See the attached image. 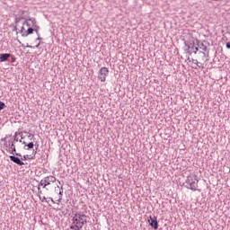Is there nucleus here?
Returning a JSON list of instances; mask_svg holds the SVG:
<instances>
[{
	"label": "nucleus",
	"instance_id": "obj_10",
	"mask_svg": "<svg viewBox=\"0 0 230 230\" xmlns=\"http://www.w3.org/2000/svg\"><path fill=\"white\" fill-rule=\"evenodd\" d=\"M198 58L201 64H206L208 62V59H206V53L202 51H199L197 53Z\"/></svg>",
	"mask_w": 230,
	"mask_h": 230
},
{
	"label": "nucleus",
	"instance_id": "obj_3",
	"mask_svg": "<svg viewBox=\"0 0 230 230\" xmlns=\"http://www.w3.org/2000/svg\"><path fill=\"white\" fill-rule=\"evenodd\" d=\"M107 76H109V68L102 66L98 72L97 78L100 82H105V80H107Z\"/></svg>",
	"mask_w": 230,
	"mask_h": 230
},
{
	"label": "nucleus",
	"instance_id": "obj_19",
	"mask_svg": "<svg viewBox=\"0 0 230 230\" xmlns=\"http://www.w3.org/2000/svg\"><path fill=\"white\" fill-rule=\"evenodd\" d=\"M60 191H59V193H58V195H59V199H58V202H60V200H62V193H64V187L63 186H61L60 187Z\"/></svg>",
	"mask_w": 230,
	"mask_h": 230
},
{
	"label": "nucleus",
	"instance_id": "obj_8",
	"mask_svg": "<svg viewBox=\"0 0 230 230\" xmlns=\"http://www.w3.org/2000/svg\"><path fill=\"white\" fill-rule=\"evenodd\" d=\"M187 49H185V53L188 55H191V49H193V46H195V41H185L184 42Z\"/></svg>",
	"mask_w": 230,
	"mask_h": 230
},
{
	"label": "nucleus",
	"instance_id": "obj_21",
	"mask_svg": "<svg viewBox=\"0 0 230 230\" xmlns=\"http://www.w3.org/2000/svg\"><path fill=\"white\" fill-rule=\"evenodd\" d=\"M3 109H6V104L0 101V111H3Z\"/></svg>",
	"mask_w": 230,
	"mask_h": 230
},
{
	"label": "nucleus",
	"instance_id": "obj_14",
	"mask_svg": "<svg viewBox=\"0 0 230 230\" xmlns=\"http://www.w3.org/2000/svg\"><path fill=\"white\" fill-rule=\"evenodd\" d=\"M33 146H35V144H33V142H30L29 144L25 145L23 148L25 150H31Z\"/></svg>",
	"mask_w": 230,
	"mask_h": 230
},
{
	"label": "nucleus",
	"instance_id": "obj_17",
	"mask_svg": "<svg viewBox=\"0 0 230 230\" xmlns=\"http://www.w3.org/2000/svg\"><path fill=\"white\" fill-rule=\"evenodd\" d=\"M22 157V161H28V159H33V156L29 155H24L23 156H20Z\"/></svg>",
	"mask_w": 230,
	"mask_h": 230
},
{
	"label": "nucleus",
	"instance_id": "obj_43",
	"mask_svg": "<svg viewBox=\"0 0 230 230\" xmlns=\"http://www.w3.org/2000/svg\"><path fill=\"white\" fill-rule=\"evenodd\" d=\"M22 48H26V46H24V45H22Z\"/></svg>",
	"mask_w": 230,
	"mask_h": 230
},
{
	"label": "nucleus",
	"instance_id": "obj_1",
	"mask_svg": "<svg viewBox=\"0 0 230 230\" xmlns=\"http://www.w3.org/2000/svg\"><path fill=\"white\" fill-rule=\"evenodd\" d=\"M185 188L191 190V191H200L199 190V176L195 173H190L185 180Z\"/></svg>",
	"mask_w": 230,
	"mask_h": 230
},
{
	"label": "nucleus",
	"instance_id": "obj_37",
	"mask_svg": "<svg viewBox=\"0 0 230 230\" xmlns=\"http://www.w3.org/2000/svg\"><path fill=\"white\" fill-rule=\"evenodd\" d=\"M33 137V135H31V134H29V136H28V137Z\"/></svg>",
	"mask_w": 230,
	"mask_h": 230
},
{
	"label": "nucleus",
	"instance_id": "obj_38",
	"mask_svg": "<svg viewBox=\"0 0 230 230\" xmlns=\"http://www.w3.org/2000/svg\"><path fill=\"white\" fill-rule=\"evenodd\" d=\"M187 60H188L189 62H191V59H190V58H188Z\"/></svg>",
	"mask_w": 230,
	"mask_h": 230
},
{
	"label": "nucleus",
	"instance_id": "obj_23",
	"mask_svg": "<svg viewBox=\"0 0 230 230\" xmlns=\"http://www.w3.org/2000/svg\"><path fill=\"white\" fill-rule=\"evenodd\" d=\"M33 30H34L35 33H39V30H40V27L34 24Z\"/></svg>",
	"mask_w": 230,
	"mask_h": 230
},
{
	"label": "nucleus",
	"instance_id": "obj_26",
	"mask_svg": "<svg viewBox=\"0 0 230 230\" xmlns=\"http://www.w3.org/2000/svg\"><path fill=\"white\" fill-rule=\"evenodd\" d=\"M2 141L4 142V146H6V148H8V142L6 141V137H4V139H2Z\"/></svg>",
	"mask_w": 230,
	"mask_h": 230
},
{
	"label": "nucleus",
	"instance_id": "obj_45",
	"mask_svg": "<svg viewBox=\"0 0 230 230\" xmlns=\"http://www.w3.org/2000/svg\"><path fill=\"white\" fill-rule=\"evenodd\" d=\"M57 188H60V186L58 185Z\"/></svg>",
	"mask_w": 230,
	"mask_h": 230
},
{
	"label": "nucleus",
	"instance_id": "obj_15",
	"mask_svg": "<svg viewBox=\"0 0 230 230\" xmlns=\"http://www.w3.org/2000/svg\"><path fill=\"white\" fill-rule=\"evenodd\" d=\"M191 62H192V64H195L196 66H197V67H200V66H204V63H202V62H199V60L198 59H191Z\"/></svg>",
	"mask_w": 230,
	"mask_h": 230
},
{
	"label": "nucleus",
	"instance_id": "obj_24",
	"mask_svg": "<svg viewBox=\"0 0 230 230\" xmlns=\"http://www.w3.org/2000/svg\"><path fill=\"white\" fill-rule=\"evenodd\" d=\"M17 141H19V137H17V133H15L14 139H13V143L15 145V143H17Z\"/></svg>",
	"mask_w": 230,
	"mask_h": 230
},
{
	"label": "nucleus",
	"instance_id": "obj_6",
	"mask_svg": "<svg viewBox=\"0 0 230 230\" xmlns=\"http://www.w3.org/2000/svg\"><path fill=\"white\" fill-rule=\"evenodd\" d=\"M7 152H10V154H13V155H16L17 157H22V155L21 153H17V149L15 148V144L13 142L10 146H7Z\"/></svg>",
	"mask_w": 230,
	"mask_h": 230
},
{
	"label": "nucleus",
	"instance_id": "obj_44",
	"mask_svg": "<svg viewBox=\"0 0 230 230\" xmlns=\"http://www.w3.org/2000/svg\"><path fill=\"white\" fill-rule=\"evenodd\" d=\"M22 139H24V137L22 136H21Z\"/></svg>",
	"mask_w": 230,
	"mask_h": 230
},
{
	"label": "nucleus",
	"instance_id": "obj_5",
	"mask_svg": "<svg viewBox=\"0 0 230 230\" xmlns=\"http://www.w3.org/2000/svg\"><path fill=\"white\" fill-rule=\"evenodd\" d=\"M148 223H149V226L153 227V229L155 230L159 229V223L157 222V217L155 216L154 217L150 216L148 219Z\"/></svg>",
	"mask_w": 230,
	"mask_h": 230
},
{
	"label": "nucleus",
	"instance_id": "obj_4",
	"mask_svg": "<svg viewBox=\"0 0 230 230\" xmlns=\"http://www.w3.org/2000/svg\"><path fill=\"white\" fill-rule=\"evenodd\" d=\"M42 181L44 182V190L48 191V188L46 187L49 186L51 182H57V178L53 175H49V176H46L44 179H42Z\"/></svg>",
	"mask_w": 230,
	"mask_h": 230
},
{
	"label": "nucleus",
	"instance_id": "obj_30",
	"mask_svg": "<svg viewBox=\"0 0 230 230\" xmlns=\"http://www.w3.org/2000/svg\"><path fill=\"white\" fill-rule=\"evenodd\" d=\"M12 58H11V62H15V60H16V58H15V57H13V56H11Z\"/></svg>",
	"mask_w": 230,
	"mask_h": 230
},
{
	"label": "nucleus",
	"instance_id": "obj_7",
	"mask_svg": "<svg viewBox=\"0 0 230 230\" xmlns=\"http://www.w3.org/2000/svg\"><path fill=\"white\" fill-rule=\"evenodd\" d=\"M9 159L15 164H18V166H24V162H22L21 158L17 157V155L15 156V155H10Z\"/></svg>",
	"mask_w": 230,
	"mask_h": 230
},
{
	"label": "nucleus",
	"instance_id": "obj_2",
	"mask_svg": "<svg viewBox=\"0 0 230 230\" xmlns=\"http://www.w3.org/2000/svg\"><path fill=\"white\" fill-rule=\"evenodd\" d=\"M72 222L74 226L82 229L87 224V216L82 212H76L72 218Z\"/></svg>",
	"mask_w": 230,
	"mask_h": 230
},
{
	"label": "nucleus",
	"instance_id": "obj_12",
	"mask_svg": "<svg viewBox=\"0 0 230 230\" xmlns=\"http://www.w3.org/2000/svg\"><path fill=\"white\" fill-rule=\"evenodd\" d=\"M197 46L199 48V49H202V51H208V46L204 45V43L200 42V40H197Z\"/></svg>",
	"mask_w": 230,
	"mask_h": 230
},
{
	"label": "nucleus",
	"instance_id": "obj_16",
	"mask_svg": "<svg viewBox=\"0 0 230 230\" xmlns=\"http://www.w3.org/2000/svg\"><path fill=\"white\" fill-rule=\"evenodd\" d=\"M191 51V55H197V53H199V47H195V45H192V49H190Z\"/></svg>",
	"mask_w": 230,
	"mask_h": 230
},
{
	"label": "nucleus",
	"instance_id": "obj_9",
	"mask_svg": "<svg viewBox=\"0 0 230 230\" xmlns=\"http://www.w3.org/2000/svg\"><path fill=\"white\" fill-rule=\"evenodd\" d=\"M36 22H37V21H35L34 18H29V19L25 20L22 24H23V26H27V28H31V26L33 28V26H35Z\"/></svg>",
	"mask_w": 230,
	"mask_h": 230
},
{
	"label": "nucleus",
	"instance_id": "obj_13",
	"mask_svg": "<svg viewBox=\"0 0 230 230\" xmlns=\"http://www.w3.org/2000/svg\"><path fill=\"white\" fill-rule=\"evenodd\" d=\"M34 29L33 26L27 28L25 31V33L23 34V37H28V35L33 34Z\"/></svg>",
	"mask_w": 230,
	"mask_h": 230
},
{
	"label": "nucleus",
	"instance_id": "obj_42",
	"mask_svg": "<svg viewBox=\"0 0 230 230\" xmlns=\"http://www.w3.org/2000/svg\"><path fill=\"white\" fill-rule=\"evenodd\" d=\"M17 41L19 42V44H21V40H17Z\"/></svg>",
	"mask_w": 230,
	"mask_h": 230
},
{
	"label": "nucleus",
	"instance_id": "obj_28",
	"mask_svg": "<svg viewBox=\"0 0 230 230\" xmlns=\"http://www.w3.org/2000/svg\"><path fill=\"white\" fill-rule=\"evenodd\" d=\"M40 200L41 202H44V201L46 200V197H43V198H42V197L40 196Z\"/></svg>",
	"mask_w": 230,
	"mask_h": 230
},
{
	"label": "nucleus",
	"instance_id": "obj_11",
	"mask_svg": "<svg viewBox=\"0 0 230 230\" xmlns=\"http://www.w3.org/2000/svg\"><path fill=\"white\" fill-rule=\"evenodd\" d=\"M10 57H12L10 53L0 54V62H6Z\"/></svg>",
	"mask_w": 230,
	"mask_h": 230
},
{
	"label": "nucleus",
	"instance_id": "obj_41",
	"mask_svg": "<svg viewBox=\"0 0 230 230\" xmlns=\"http://www.w3.org/2000/svg\"><path fill=\"white\" fill-rule=\"evenodd\" d=\"M57 181H58V184H61V183H60V181L58 180Z\"/></svg>",
	"mask_w": 230,
	"mask_h": 230
},
{
	"label": "nucleus",
	"instance_id": "obj_40",
	"mask_svg": "<svg viewBox=\"0 0 230 230\" xmlns=\"http://www.w3.org/2000/svg\"><path fill=\"white\" fill-rule=\"evenodd\" d=\"M19 142H20V143H22L23 141H22V139H20Z\"/></svg>",
	"mask_w": 230,
	"mask_h": 230
},
{
	"label": "nucleus",
	"instance_id": "obj_29",
	"mask_svg": "<svg viewBox=\"0 0 230 230\" xmlns=\"http://www.w3.org/2000/svg\"><path fill=\"white\" fill-rule=\"evenodd\" d=\"M20 22H21V19H19V18L15 19V24H19Z\"/></svg>",
	"mask_w": 230,
	"mask_h": 230
},
{
	"label": "nucleus",
	"instance_id": "obj_31",
	"mask_svg": "<svg viewBox=\"0 0 230 230\" xmlns=\"http://www.w3.org/2000/svg\"><path fill=\"white\" fill-rule=\"evenodd\" d=\"M226 49H230V42H227V43H226Z\"/></svg>",
	"mask_w": 230,
	"mask_h": 230
},
{
	"label": "nucleus",
	"instance_id": "obj_25",
	"mask_svg": "<svg viewBox=\"0 0 230 230\" xmlns=\"http://www.w3.org/2000/svg\"><path fill=\"white\" fill-rule=\"evenodd\" d=\"M40 186H42V188L44 189V181L43 180H41L40 181V183L38 184V188H40Z\"/></svg>",
	"mask_w": 230,
	"mask_h": 230
},
{
	"label": "nucleus",
	"instance_id": "obj_18",
	"mask_svg": "<svg viewBox=\"0 0 230 230\" xmlns=\"http://www.w3.org/2000/svg\"><path fill=\"white\" fill-rule=\"evenodd\" d=\"M26 27L25 25H23L21 30L19 31V33H21L22 37H23V35L26 33Z\"/></svg>",
	"mask_w": 230,
	"mask_h": 230
},
{
	"label": "nucleus",
	"instance_id": "obj_35",
	"mask_svg": "<svg viewBox=\"0 0 230 230\" xmlns=\"http://www.w3.org/2000/svg\"><path fill=\"white\" fill-rule=\"evenodd\" d=\"M39 46H40V42H39V43L35 46V48H39Z\"/></svg>",
	"mask_w": 230,
	"mask_h": 230
},
{
	"label": "nucleus",
	"instance_id": "obj_33",
	"mask_svg": "<svg viewBox=\"0 0 230 230\" xmlns=\"http://www.w3.org/2000/svg\"><path fill=\"white\" fill-rule=\"evenodd\" d=\"M49 200H51V202L53 203V204H55V200H53V198H49Z\"/></svg>",
	"mask_w": 230,
	"mask_h": 230
},
{
	"label": "nucleus",
	"instance_id": "obj_20",
	"mask_svg": "<svg viewBox=\"0 0 230 230\" xmlns=\"http://www.w3.org/2000/svg\"><path fill=\"white\" fill-rule=\"evenodd\" d=\"M34 146H36V147L32 151L33 157H35V155H37V150H39V144H35Z\"/></svg>",
	"mask_w": 230,
	"mask_h": 230
},
{
	"label": "nucleus",
	"instance_id": "obj_27",
	"mask_svg": "<svg viewBox=\"0 0 230 230\" xmlns=\"http://www.w3.org/2000/svg\"><path fill=\"white\" fill-rule=\"evenodd\" d=\"M38 193H39V198H40V195H42V190H40V187H38Z\"/></svg>",
	"mask_w": 230,
	"mask_h": 230
},
{
	"label": "nucleus",
	"instance_id": "obj_39",
	"mask_svg": "<svg viewBox=\"0 0 230 230\" xmlns=\"http://www.w3.org/2000/svg\"><path fill=\"white\" fill-rule=\"evenodd\" d=\"M37 35H38V37H40V32H38V33H36Z\"/></svg>",
	"mask_w": 230,
	"mask_h": 230
},
{
	"label": "nucleus",
	"instance_id": "obj_34",
	"mask_svg": "<svg viewBox=\"0 0 230 230\" xmlns=\"http://www.w3.org/2000/svg\"><path fill=\"white\" fill-rule=\"evenodd\" d=\"M25 48H33L31 45L27 44Z\"/></svg>",
	"mask_w": 230,
	"mask_h": 230
},
{
	"label": "nucleus",
	"instance_id": "obj_22",
	"mask_svg": "<svg viewBox=\"0 0 230 230\" xmlns=\"http://www.w3.org/2000/svg\"><path fill=\"white\" fill-rule=\"evenodd\" d=\"M12 26H13V31H16V35H18L19 34V31H17L19 29L17 28V25H13V24H12Z\"/></svg>",
	"mask_w": 230,
	"mask_h": 230
},
{
	"label": "nucleus",
	"instance_id": "obj_32",
	"mask_svg": "<svg viewBox=\"0 0 230 230\" xmlns=\"http://www.w3.org/2000/svg\"><path fill=\"white\" fill-rule=\"evenodd\" d=\"M36 40H42V38H40V36H38V38L36 39Z\"/></svg>",
	"mask_w": 230,
	"mask_h": 230
},
{
	"label": "nucleus",
	"instance_id": "obj_36",
	"mask_svg": "<svg viewBox=\"0 0 230 230\" xmlns=\"http://www.w3.org/2000/svg\"><path fill=\"white\" fill-rule=\"evenodd\" d=\"M22 145H24V146H26V145H28V144H26L25 141H23V142H22Z\"/></svg>",
	"mask_w": 230,
	"mask_h": 230
}]
</instances>
